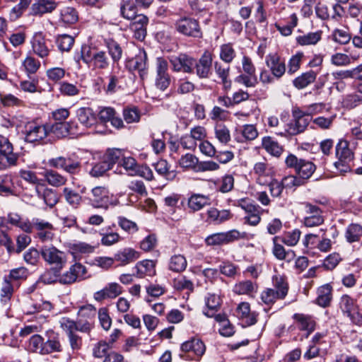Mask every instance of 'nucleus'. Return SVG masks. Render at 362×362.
I'll return each instance as SVG.
<instances>
[{
	"instance_id": "obj_14",
	"label": "nucleus",
	"mask_w": 362,
	"mask_h": 362,
	"mask_svg": "<svg viewBox=\"0 0 362 362\" xmlns=\"http://www.w3.org/2000/svg\"><path fill=\"white\" fill-rule=\"evenodd\" d=\"M86 273V267L80 263H76L60 276L59 282L63 284H73L76 281L83 279Z\"/></svg>"
},
{
	"instance_id": "obj_31",
	"label": "nucleus",
	"mask_w": 362,
	"mask_h": 362,
	"mask_svg": "<svg viewBox=\"0 0 362 362\" xmlns=\"http://www.w3.org/2000/svg\"><path fill=\"white\" fill-rule=\"evenodd\" d=\"M208 219L215 224L222 223L232 218V214L229 210L219 211L216 208H211L207 211Z\"/></svg>"
},
{
	"instance_id": "obj_16",
	"label": "nucleus",
	"mask_w": 362,
	"mask_h": 362,
	"mask_svg": "<svg viewBox=\"0 0 362 362\" xmlns=\"http://www.w3.org/2000/svg\"><path fill=\"white\" fill-rule=\"evenodd\" d=\"M306 216L304 218V225L306 227H315L324 222L322 210L317 206L307 203L305 205Z\"/></svg>"
},
{
	"instance_id": "obj_51",
	"label": "nucleus",
	"mask_w": 362,
	"mask_h": 362,
	"mask_svg": "<svg viewBox=\"0 0 362 362\" xmlns=\"http://www.w3.org/2000/svg\"><path fill=\"white\" fill-rule=\"evenodd\" d=\"M320 39L321 33L319 32H315L298 36L296 37V42L301 46H308L317 44L320 40Z\"/></svg>"
},
{
	"instance_id": "obj_17",
	"label": "nucleus",
	"mask_w": 362,
	"mask_h": 362,
	"mask_svg": "<svg viewBox=\"0 0 362 362\" xmlns=\"http://www.w3.org/2000/svg\"><path fill=\"white\" fill-rule=\"evenodd\" d=\"M235 315L245 326L253 325L257 322V314L252 312L248 303L242 302L235 310Z\"/></svg>"
},
{
	"instance_id": "obj_48",
	"label": "nucleus",
	"mask_w": 362,
	"mask_h": 362,
	"mask_svg": "<svg viewBox=\"0 0 362 362\" xmlns=\"http://www.w3.org/2000/svg\"><path fill=\"white\" fill-rule=\"evenodd\" d=\"M78 12L72 7H65L61 10L60 21L66 25H71L77 22Z\"/></svg>"
},
{
	"instance_id": "obj_41",
	"label": "nucleus",
	"mask_w": 362,
	"mask_h": 362,
	"mask_svg": "<svg viewBox=\"0 0 362 362\" xmlns=\"http://www.w3.org/2000/svg\"><path fill=\"white\" fill-rule=\"evenodd\" d=\"M315 170V166L312 162L300 159V165L297 167L296 173L303 181L308 179Z\"/></svg>"
},
{
	"instance_id": "obj_33",
	"label": "nucleus",
	"mask_w": 362,
	"mask_h": 362,
	"mask_svg": "<svg viewBox=\"0 0 362 362\" xmlns=\"http://www.w3.org/2000/svg\"><path fill=\"white\" fill-rule=\"evenodd\" d=\"M18 156L13 151V146L0 152V169L5 170L16 164Z\"/></svg>"
},
{
	"instance_id": "obj_38",
	"label": "nucleus",
	"mask_w": 362,
	"mask_h": 362,
	"mask_svg": "<svg viewBox=\"0 0 362 362\" xmlns=\"http://www.w3.org/2000/svg\"><path fill=\"white\" fill-rule=\"evenodd\" d=\"M44 177L49 185L55 187L64 185L67 181L66 177L53 170H45Z\"/></svg>"
},
{
	"instance_id": "obj_36",
	"label": "nucleus",
	"mask_w": 362,
	"mask_h": 362,
	"mask_svg": "<svg viewBox=\"0 0 362 362\" xmlns=\"http://www.w3.org/2000/svg\"><path fill=\"white\" fill-rule=\"evenodd\" d=\"M293 318L298 322L299 329L308 331L307 337L315 329V322L310 315L295 314Z\"/></svg>"
},
{
	"instance_id": "obj_22",
	"label": "nucleus",
	"mask_w": 362,
	"mask_h": 362,
	"mask_svg": "<svg viewBox=\"0 0 362 362\" xmlns=\"http://www.w3.org/2000/svg\"><path fill=\"white\" fill-rule=\"evenodd\" d=\"M35 192L37 197L44 201V203L49 206L53 207L59 201L57 194L52 189L47 187L45 185H37L35 187Z\"/></svg>"
},
{
	"instance_id": "obj_40",
	"label": "nucleus",
	"mask_w": 362,
	"mask_h": 362,
	"mask_svg": "<svg viewBox=\"0 0 362 362\" xmlns=\"http://www.w3.org/2000/svg\"><path fill=\"white\" fill-rule=\"evenodd\" d=\"M209 204V198L202 194H193L188 199V206L193 211L201 210Z\"/></svg>"
},
{
	"instance_id": "obj_19",
	"label": "nucleus",
	"mask_w": 362,
	"mask_h": 362,
	"mask_svg": "<svg viewBox=\"0 0 362 362\" xmlns=\"http://www.w3.org/2000/svg\"><path fill=\"white\" fill-rule=\"evenodd\" d=\"M122 287L116 282L110 283L103 289L96 291L93 298L96 301H102L106 298H115L122 293Z\"/></svg>"
},
{
	"instance_id": "obj_25",
	"label": "nucleus",
	"mask_w": 362,
	"mask_h": 362,
	"mask_svg": "<svg viewBox=\"0 0 362 362\" xmlns=\"http://www.w3.org/2000/svg\"><path fill=\"white\" fill-rule=\"evenodd\" d=\"M76 115L80 124L86 128H90L97 122L96 115L90 107L78 108Z\"/></svg>"
},
{
	"instance_id": "obj_45",
	"label": "nucleus",
	"mask_w": 362,
	"mask_h": 362,
	"mask_svg": "<svg viewBox=\"0 0 362 362\" xmlns=\"http://www.w3.org/2000/svg\"><path fill=\"white\" fill-rule=\"evenodd\" d=\"M316 78V74L310 71L302 74L298 77L296 78L293 83L296 88L302 89L308 86L309 84L313 83Z\"/></svg>"
},
{
	"instance_id": "obj_18",
	"label": "nucleus",
	"mask_w": 362,
	"mask_h": 362,
	"mask_svg": "<svg viewBox=\"0 0 362 362\" xmlns=\"http://www.w3.org/2000/svg\"><path fill=\"white\" fill-rule=\"evenodd\" d=\"M31 45L33 52L39 57L44 59L48 57L50 49L41 32L35 33L31 40Z\"/></svg>"
},
{
	"instance_id": "obj_9",
	"label": "nucleus",
	"mask_w": 362,
	"mask_h": 362,
	"mask_svg": "<svg viewBox=\"0 0 362 362\" xmlns=\"http://www.w3.org/2000/svg\"><path fill=\"white\" fill-rule=\"evenodd\" d=\"M49 133L48 127L35 122L28 123L25 127V140L29 143L40 142L45 139Z\"/></svg>"
},
{
	"instance_id": "obj_30",
	"label": "nucleus",
	"mask_w": 362,
	"mask_h": 362,
	"mask_svg": "<svg viewBox=\"0 0 362 362\" xmlns=\"http://www.w3.org/2000/svg\"><path fill=\"white\" fill-rule=\"evenodd\" d=\"M155 262L153 260L145 259L136 263V276L139 278H144L146 276H152L156 274Z\"/></svg>"
},
{
	"instance_id": "obj_35",
	"label": "nucleus",
	"mask_w": 362,
	"mask_h": 362,
	"mask_svg": "<svg viewBox=\"0 0 362 362\" xmlns=\"http://www.w3.org/2000/svg\"><path fill=\"white\" fill-rule=\"evenodd\" d=\"M276 237L273 238L274 247L272 252L274 255L279 260H286L288 262L293 260L296 257L294 251L291 250L286 251L281 245L276 243Z\"/></svg>"
},
{
	"instance_id": "obj_26",
	"label": "nucleus",
	"mask_w": 362,
	"mask_h": 362,
	"mask_svg": "<svg viewBox=\"0 0 362 362\" xmlns=\"http://www.w3.org/2000/svg\"><path fill=\"white\" fill-rule=\"evenodd\" d=\"M57 6V3L52 0H35L31 6V13L34 16H42L52 12Z\"/></svg>"
},
{
	"instance_id": "obj_6",
	"label": "nucleus",
	"mask_w": 362,
	"mask_h": 362,
	"mask_svg": "<svg viewBox=\"0 0 362 362\" xmlns=\"http://www.w3.org/2000/svg\"><path fill=\"white\" fill-rule=\"evenodd\" d=\"M336 156L337 161L334 165L341 173H346L351 170V163L354 159V153L349 148V144L345 140H340L336 146Z\"/></svg>"
},
{
	"instance_id": "obj_10",
	"label": "nucleus",
	"mask_w": 362,
	"mask_h": 362,
	"mask_svg": "<svg viewBox=\"0 0 362 362\" xmlns=\"http://www.w3.org/2000/svg\"><path fill=\"white\" fill-rule=\"evenodd\" d=\"M168 64L167 61L158 57L156 60V86L161 90H165L170 83V77L168 73Z\"/></svg>"
},
{
	"instance_id": "obj_46",
	"label": "nucleus",
	"mask_w": 362,
	"mask_h": 362,
	"mask_svg": "<svg viewBox=\"0 0 362 362\" xmlns=\"http://www.w3.org/2000/svg\"><path fill=\"white\" fill-rule=\"evenodd\" d=\"M120 12L123 18L132 20L137 16V6L132 1H123L120 5Z\"/></svg>"
},
{
	"instance_id": "obj_56",
	"label": "nucleus",
	"mask_w": 362,
	"mask_h": 362,
	"mask_svg": "<svg viewBox=\"0 0 362 362\" xmlns=\"http://www.w3.org/2000/svg\"><path fill=\"white\" fill-rule=\"evenodd\" d=\"M111 348L110 343L101 340L95 344L93 346L92 353L95 358H101L108 354L107 351Z\"/></svg>"
},
{
	"instance_id": "obj_28",
	"label": "nucleus",
	"mask_w": 362,
	"mask_h": 362,
	"mask_svg": "<svg viewBox=\"0 0 362 362\" xmlns=\"http://www.w3.org/2000/svg\"><path fill=\"white\" fill-rule=\"evenodd\" d=\"M204 301L206 310H204V314L209 317H212L221 305V298L219 295L208 293Z\"/></svg>"
},
{
	"instance_id": "obj_43",
	"label": "nucleus",
	"mask_w": 362,
	"mask_h": 362,
	"mask_svg": "<svg viewBox=\"0 0 362 362\" xmlns=\"http://www.w3.org/2000/svg\"><path fill=\"white\" fill-rule=\"evenodd\" d=\"M362 237V226L358 223H351L346 229L345 238L351 243L358 242Z\"/></svg>"
},
{
	"instance_id": "obj_62",
	"label": "nucleus",
	"mask_w": 362,
	"mask_h": 362,
	"mask_svg": "<svg viewBox=\"0 0 362 362\" xmlns=\"http://www.w3.org/2000/svg\"><path fill=\"white\" fill-rule=\"evenodd\" d=\"M145 288L148 296L154 298H158L165 293V286L156 282L150 283Z\"/></svg>"
},
{
	"instance_id": "obj_12",
	"label": "nucleus",
	"mask_w": 362,
	"mask_h": 362,
	"mask_svg": "<svg viewBox=\"0 0 362 362\" xmlns=\"http://www.w3.org/2000/svg\"><path fill=\"white\" fill-rule=\"evenodd\" d=\"M60 327L66 334L67 337L76 334V331L87 333L90 332V324L83 320L74 321L68 317H62L59 320Z\"/></svg>"
},
{
	"instance_id": "obj_32",
	"label": "nucleus",
	"mask_w": 362,
	"mask_h": 362,
	"mask_svg": "<svg viewBox=\"0 0 362 362\" xmlns=\"http://www.w3.org/2000/svg\"><path fill=\"white\" fill-rule=\"evenodd\" d=\"M93 61L89 65L93 70L106 69L110 65V60L105 52L98 50L93 56Z\"/></svg>"
},
{
	"instance_id": "obj_2",
	"label": "nucleus",
	"mask_w": 362,
	"mask_h": 362,
	"mask_svg": "<svg viewBox=\"0 0 362 362\" xmlns=\"http://www.w3.org/2000/svg\"><path fill=\"white\" fill-rule=\"evenodd\" d=\"M40 255L46 264L57 271L62 270L67 263V255L52 245L40 248Z\"/></svg>"
},
{
	"instance_id": "obj_7",
	"label": "nucleus",
	"mask_w": 362,
	"mask_h": 362,
	"mask_svg": "<svg viewBox=\"0 0 362 362\" xmlns=\"http://www.w3.org/2000/svg\"><path fill=\"white\" fill-rule=\"evenodd\" d=\"M92 198L90 201L95 208L107 209L109 205L115 206L118 201L114 198L113 194L110 193L109 190L105 187H95L92 191Z\"/></svg>"
},
{
	"instance_id": "obj_53",
	"label": "nucleus",
	"mask_w": 362,
	"mask_h": 362,
	"mask_svg": "<svg viewBox=\"0 0 362 362\" xmlns=\"http://www.w3.org/2000/svg\"><path fill=\"white\" fill-rule=\"evenodd\" d=\"M156 171L160 175L165 177L168 180H173L175 177L174 171H170V165L167 160L160 159L154 163Z\"/></svg>"
},
{
	"instance_id": "obj_3",
	"label": "nucleus",
	"mask_w": 362,
	"mask_h": 362,
	"mask_svg": "<svg viewBox=\"0 0 362 362\" xmlns=\"http://www.w3.org/2000/svg\"><path fill=\"white\" fill-rule=\"evenodd\" d=\"M205 351L204 342L199 338L192 337L181 344L180 357L186 361H199Z\"/></svg>"
},
{
	"instance_id": "obj_60",
	"label": "nucleus",
	"mask_w": 362,
	"mask_h": 362,
	"mask_svg": "<svg viewBox=\"0 0 362 362\" xmlns=\"http://www.w3.org/2000/svg\"><path fill=\"white\" fill-rule=\"evenodd\" d=\"M107 47L112 59L118 62L122 55V49L119 45L114 40H109L107 42Z\"/></svg>"
},
{
	"instance_id": "obj_63",
	"label": "nucleus",
	"mask_w": 362,
	"mask_h": 362,
	"mask_svg": "<svg viewBox=\"0 0 362 362\" xmlns=\"http://www.w3.org/2000/svg\"><path fill=\"white\" fill-rule=\"evenodd\" d=\"M301 235V232L298 229H294L292 231L287 232L284 238L283 243L288 246H295L299 241L300 237Z\"/></svg>"
},
{
	"instance_id": "obj_55",
	"label": "nucleus",
	"mask_w": 362,
	"mask_h": 362,
	"mask_svg": "<svg viewBox=\"0 0 362 362\" xmlns=\"http://www.w3.org/2000/svg\"><path fill=\"white\" fill-rule=\"evenodd\" d=\"M215 136L218 141L223 144H228L230 140V131L226 126L222 124H216L214 129Z\"/></svg>"
},
{
	"instance_id": "obj_61",
	"label": "nucleus",
	"mask_w": 362,
	"mask_h": 362,
	"mask_svg": "<svg viewBox=\"0 0 362 362\" xmlns=\"http://www.w3.org/2000/svg\"><path fill=\"white\" fill-rule=\"evenodd\" d=\"M98 320L103 329L107 331L112 325V319L109 315L108 310L106 308H101L98 312Z\"/></svg>"
},
{
	"instance_id": "obj_24",
	"label": "nucleus",
	"mask_w": 362,
	"mask_h": 362,
	"mask_svg": "<svg viewBox=\"0 0 362 362\" xmlns=\"http://www.w3.org/2000/svg\"><path fill=\"white\" fill-rule=\"evenodd\" d=\"M139 252L131 247H126L114 255L115 262H119V266H126L139 258Z\"/></svg>"
},
{
	"instance_id": "obj_42",
	"label": "nucleus",
	"mask_w": 362,
	"mask_h": 362,
	"mask_svg": "<svg viewBox=\"0 0 362 362\" xmlns=\"http://www.w3.org/2000/svg\"><path fill=\"white\" fill-rule=\"evenodd\" d=\"M187 262L185 256L182 255H173L168 263V268L174 272H182L187 268Z\"/></svg>"
},
{
	"instance_id": "obj_1",
	"label": "nucleus",
	"mask_w": 362,
	"mask_h": 362,
	"mask_svg": "<svg viewBox=\"0 0 362 362\" xmlns=\"http://www.w3.org/2000/svg\"><path fill=\"white\" fill-rule=\"evenodd\" d=\"M27 349L29 352L45 356L62 352V345L59 334L49 329L45 332V338L38 334L32 335L28 341Z\"/></svg>"
},
{
	"instance_id": "obj_64",
	"label": "nucleus",
	"mask_w": 362,
	"mask_h": 362,
	"mask_svg": "<svg viewBox=\"0 0 362 362\" xmlns=\"http://www.w3.org/2000/svg\"><path fill=\"white\" fill-rule=\"evenodd\" d=\"M25 71L28 74H35L40 66V62L31 56H28L23 62Z\"/></svg>"
},
{
	"instance_id": "obj_59",
	"label": "nucleus",
	"mask_w": 362,
	"mask_h": 362,
	"mask_svg": "<svg viewBox=\"0 0 362 362\" xmlns=\"http://www.w3.org/2000/svg\"><path fill=\"white\" fill-rule=\"evenodd\" d=\"M235 56V52L232 45L224 44L220 48V58L226 63H230Z\"/></svg>"
},
{
	"instance_id": "obj_49",
	"label": "nucleus",
	"mask_w": 362,
	"mask_h": 362,
	"mask_svg": "<svg viewBox=\"0 0 362 362\" xmlns=\"http://www.w3.org/2000/svg\"><path fill=\"white\" fill-rule=\"evenodd\" d=\"M262 146L269 153L276 157L279 156L283 151L281 146L271 137L263 138Z\"/></svg>"
},
{
	"instance_id": "obj_27",
	"label": "nucleus",
	"mask_w": 362,
	"mask_h": 362,
	"mask_svg": "<svg viewBox=\"0 0 362 362\" xmlns=\"http://www.w3.org/2000/svg\"><path fill=\"white\" fill-rule=\"evenodd\" d=\"M52 308V305L49 301L42 300L38 303L28 305L25 308V313L28 315L39 314L40 317L45 319L46 313Z\"/></svg>"
},
{
	"instance_id": "obj_54",
	"label": "nucleus",
	"mask_w": 362,
	"mask_h": 362,
	"mask_svg": "<svg viewBox=\"0 0 362 362\" xmlns=\"http://www.w3.org/2000/svg\"><path fill=\"white\" fill-rule=\"evenodd\" d=\"M123 78L122 72L117 71L111 74L108 76V83L106 87V91L107 93H115L117 88L120 87V82Z\"/></svg>"
},
{
	"instance_id": "obj_23",
	"label": "nucleus",
	"mask_w": 362,
	"mask_h": 362,
	"mask_svg": "<svg viewBox=\"0 0 362 362\" xmlns=\"http://www.w3.org/2000/svg\"><path fill=\"white\" fill-rule=\"evenodd\" d=\"M130 28L134 32V36L139 40H143L146 35V27L148 18L144 14H139L133 19Z\"/></svg>"
},
{
	"instance_id": "obj_8",
	"label": "nucleus",
	"mask_w": 362,
	"mask_h": 362,
	"mask_svg": "<svg viewBox=\"0 0 362 362\" xmlns=\"http://www.w3.org/2000/svg\"><path fill=\"white\" fill-rule=\"evenodd\" d=\"M176 30L185 36L201 37L202 35L199 23L197 20L182 17L177 20L175 24Z\"/></svg>"
},
{
	"instance_id": "obj_37",
	"label": "nucleus",
	"mask_w": 362,
	"mask_h": 362,
	"mask_svg": "<svg viewBox=\"0 0 362 362\" xmlns=\"http://www.w3.org/2000/svg\"><path fill=\"white\" fill-rule=\"evenodd\" d=\"M339 307L344 313L351 317L357 312L358 306L354 299L349 295H343L339 300Z\"/></svg>"
},
{
	"instance_id": "obj_58",
	"label": "nucleus",
	"mask_w": 362,
	"mask_h": 362,
	"mask_svg": "<svg viewBox=\"0 0 362 362\" xmlns=\"http://www.w3.org/2000/svg\"><path fill=\"white\" fill-rule=\"evenodd\" d=\"M198 163V158L191 153H186L179 160L180 166L186 169H194Z\"/></svg>"
},
{
	"instance_id": "obj_4",
	"label": "nucleus",
	"mask_w": 362,
	"mask_h": 362,
	"mask_svg": "<svg viewBox=\"0 0 362 362\" xmlns=\"http://www.w3.org/2000/svg\"><path fill=\"white\" fill-rule=\"evenodd\" d=\"M293 120L287 124L284 132L279 133L281 136H295L303 132L308 126L310 117L305 115V112L298 107L292 110Z\"/></svg>"
},
{
	"instance_id": "obj_21",
	"label": "nucleus",
	"mask_w": 362,
	"mask_h": 362,
	"mask_svg": "<svg viewBox=\"0 0 362 362\" xmlns=\"http://www.w3.org/2000/svg\"><path fill=\"white\" fill-rule=\"evenodd\" d=\"M265 62L275 78L279 79L285 74V63L281 61L280 57L277 54L274 53L268 54L266 57Z\"/></svg>"
},
{
	"instance_id": "obj_34",
	"label": "nucleus",
	"mask_w": 362,
	"mask_h": 362,
	"mask_svg": "<svg viewBox=\"0 0 362 362\" xmlns=\"http://www.w3.org/2000/svg\"><path fill=\"white\" fill-rule=\"evenodd\" d=\"M332 287L330 284H327L319 287L316 299L317 303L322 307L329 305L332 298Z\"/></svg>"
},
{
	"instance_id": "obj_57",
	"label": "nucleus",
	"mask_w": 362,
	"mask_h": 362,
	"mask_svg": "<svg viewBox=\"0 0 362 362\" xmlns=\"http://www.w3.org/2000/svg\"><path fill=\"white\" fill-rule=\"evenodd\" d=\"M56 42L59 50L69 52L74 43V39L71 35L64 34L58 36Z\"/></svg>"
},
{
	"instance_id": "obj_15",
	"label": "nucleus",
	"mask_w": 362,
	"mask_h": 362,
	"mask_svg": "<svg viewBox=\"0 0 362 362\" xmlns=\"http://www.w3.org/2000/svg\"><path fill=\"white\" fill-rule=\"evenodd\" d=\"M170 62L174 71L185 73H192L195 64V59L185 54L172 57Z\"/></svg>"
},
{
	"instance_id": "obj_29",
	"label": "nucleus",
	"mask_w": 362,
	"mask_h": 362,
	"mask_svg": "<svg viewBox=\"0 0 362 362\" xmlns=\"http://www.w3.org/2000/svg\"><path fill=\"white\" fill-rule=\"evenodd\" d=\"M96 308L91 304L81 306L78 311V320H83V322L90 324V331L93 327V320L96 315Z\"/></svg>"
},
{
	"instance_id": "obj_47",
	"label": "nucleus",
	"mask_w": 362,
	"mask_h": 362,
	"mask_svg": "<svg viewBox=\"0 0 362 362\" xmlns=\"http://www.w3.org/2000/svg\"><path fill=\"white\" fill-rule=\"evenodd\" d=\"M63 195L66 202L74 208H78L82 202V197L76 191L69 187L63 189Z\"/></svg>"
},
{
	"instance_id": "obj_11",
	"label": "nucleus",
	"mask_w": 362,
	"mask_h": 362,
	"mask_svg": "<svg viewBox=\"0 0 362 362\" xmlns=\"http://www.w3.org/2000/svg\"><path fill=\"white\" fill-rule=\"evenodd\" d=\"M127 66L131 71H137L140 77L144 78L147 75V54L144 49H139L134 57L127 62Z\"/></svg>"
},
{
	"instance_id": "obj_13",
	"label": "nucleus",
	"mask_w": 362,
	"mask_h": 362,
	"mask_svg": "<svg viewBox=\"0 0 362 362\" xmlns=\"http://www.w3.org/2000/svg\"><path fill=\"white\" fill-rule=\"evenodd\" d=\"M257 182L262 185L267 184L274 174V168L266 160L257 162L253 168Z\"/></svg>"
},
{
	"instance_id": "obj_20",
	"label": "nucleus",
	"mask_w": 362,
	"mask_h": 362,
	"mask_svg": "<svg viewBox=\"0 0 362 362\" xmlns=\"http://www.w3.org/2000/svg\"><path fill=\"white\" fill-rule=\"evenodd\" d=\"M212 60V54L206 50L203 53L198 62H195L196 74L199 78L209 77L211 73Z\"/></svg>"
},
{
	"instance_id": "obj_52",
	"label": "nucleus",
	"mask_w": 362,
	"mask_h": 362,
	"mask_svg": "<svg viewBox=\"0 0 362 362\" xmlns=\"http://www.w3.org/2000/svg\"><path fill=\"white\" fill-rule=\"evenodd\" d=\"M257 290V286L250 281H244L236 284L233 291L239 295H251Z\"/></svg>"
},
{
	"instance_id": "obj_44",
	"label": "nucleus",
	"mask_w": 362,
	"mask_h": 362,
	"mask_svg": "<svg viewBox=\"0 0 362 362\" xmlns=\"http://www.w3.org/2000/svg\"><path fill=\"white\" fill-rule=\"evenodd\" d=\"M8 221L26 233H30L32 231L31 223L28 220L22 218L18 214H9L8 215Z\"/></svg>"
},
{
	"instance_id": "obj_50",
	"label": "nucleus",
	"mask_w": 362,
	"mask_h": 362,
	"mask_svg": "<svg viewBox=\"0 0 362 362\" xmlns=\"http://www.w3.org/2000/svg\"><path fill=\"white\" fill-rule=\"evenodd\" d=\"M214 69L216 74L221 79V81L225 88L230 86V81L228 79L230 71V66L224 65L220 62H216L214 63Z\"/></svg>"
},
{
	"instance_id": "obj_5",
	"label": "nucleus",
	"mask_w": 362,
	"mask_h": 362,
	"mask_svg": "<svg viewBox=\"0 0 362 362\" xmlns=\"http://www.w3.org/2000/svg\"><path fill=\"white\" fill-rule=\"evenodd\" d=\"M247 237L246 232H240L233 229L227 232L216 233L208 235L205 238V243L208 246H218L229 244L238 240L246 239Z\"/></svg>"
},
{
	"instance_id": "obj_39",
	"label": "nucleus",
	"mask_w": 362,
	"mask_h": 362,
	"mask_svg": "<svg viewBox=\"0 0 362 362\" xmlns=\"http://www.w3.org/2000/svg\"><path fill=\"white\" fill-rule=\"evenodd\" d=\"M124 156V151L120 148H109L104 154L103 159L107 163L110 164V168L117 163H121L122 160Z\"/></svg>"
}]
</instances>
